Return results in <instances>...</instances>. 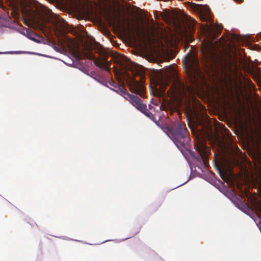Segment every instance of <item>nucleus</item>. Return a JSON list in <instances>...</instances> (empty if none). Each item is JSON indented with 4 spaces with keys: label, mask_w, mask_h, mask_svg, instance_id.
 Segmentation results:
<instances>
[{
    "label": "nucleus",
    "mask_w": 261,
    "mask_h": 261,
    "mask_svg": "<svg viewBox=\"0 0 261 261\" xmlns=\"http://www.w3.org/2000/svg\"><path fill=\"white\" fill-rule=\"evenodd\" d=\"M166 81L165 82V85L167 86L170 82V77H169V76L168 75H167V77H166Z\"/></svg>",
    "instance_id": "15"
},
{
    "label": "nucleus",
    "mask_w": 261,
    "mask_h": 261,
    "mask_svg": "<svg viewBox=\"0 0 261 261\" xmlns=\"http://www.w3.org/2000/svg\"><path fill=\"white\" fill-rule=\"evenodd\" d=\"M201 52L206 66L214 74L223 72L226 62V53L220 41L207 40L201 43Z\"/></svg>",
    "instance_id": "1"
},
{
    "label": "nucleus",
    "mask_w": 261,
    "mask_h": 261,
    "mask_svg": "<svg viewBox=\"0 0 261 261\" xmlns=\"http://www.w3.org/2000/svg\"><path fill=\"white\" fill-rule=\"evenodd\" d=\"M17 31L25 35L29 39L37 41L36 37L37 35L32 31L22 28L21 25L18 24L17 23Z\"/></svg>",
    "instance_id": "9"
},
{
    "label": "nucleus",
    "mask_w": 261,
    "mask_h": 261,
    "mask_svg": "<svg viewBox=\"0 0 261 261\" xmlns=\"http://www.w3.org/2000/svg\"><path fill=\"white\" fill-rule=\"evenodd\" d=\"M258 36H260V35H258ZM260 38H261V35H260Z\"/></svg>",
    "instance_id": "20"
},
{
    "label": "nucleus",
    "mask_w": 261,
    "mask_h": 261,
    "mask_svg": "<svg viewBox=\"0 0 261 261\" xmlns=\"http://www.w3.org/2000/svg\"><path fill=\"white\" fill-rule=\"evenodd\" d=\"M84 56L87 59L93 60L94 63L96 66L109 72H110V66L111 64L108 61L107 56H104L99 58H95L93 55L90 52L84 53Z\"/></svg>",
    "instance_id": "6"
},
{
    "label": "nucleus",
    "mask_w": 261,
    "mask_h": 261,
    "mask_svg": "<svg viewBox=\"0 0 261 261\" xmlns=\"http://www.w3.org/2000/svg\"><path fill=\"white\" fill-rule=\"evenodd\" d=\"M172 140L178 148H186L190 141L185 123H177L172 126Z\"/></svg>",
    "instance_id": "2"
},
{
    "label": "nucleus",
    "mask_w": 261,
    "mask_h": 261,
    "mask_svg": "<svg viewBox=\"0 0 261 261\" xmlns=\"http://www.w3.org/2000/svg\"><path fill=\"white\" fill-rule=\"evenodd\" d=\"M8 53H9V54H16V51H12V52H8Z\"/></svg>",
    "instance_id": "19"
},
{
    "label": "nucleus",
    "mask_w": 261,
    "mask_h": 261,
    "mask_svg": "<svg viewBox=\"0 0 261 261\" xmlns=\"http://www.w3.org/2000/svg\"><path fill=\"white\" fill-rule=\"evenodd\" d=\"M236 2L241 4L242 2V0H234Z\"/></svg>",
    "instance_id": "18"
},
{
    "label": "nucleus",
    "mask_w": 261,
    "mask_h": 261,
    "mask_svg": "<svg viewBox=\"0 0 261 261\" xmlns=\"http://www.w3.org/2000/svg\"><path fill=\"white\" fill-rule=\"evenodd\" d=\"M188 62L190 69H191L192 68H194V67H196L198 63L197 59L195 57L188 58Z\"/></svg>",
    "instance_id": "12"
},
{
    "label": "nucleus",
    "mask_w": 261,
    "mask_h": 261,
    "mask_svg": "<svg viewBox=\"0 0 261 261\" xmlns=\"http://www.w3.org/2000/svg\"><path fill=\"white\" fill-rule=\"evenodd\" d=\"M196 150L199 152L205 167L208 165V161L206 158L210 154L207 146L202 142H201L196 147Z\"/></svg>",
    "instance_id": "8"
},
{
    "label": "nucleus",
    "mask_w": 261,
    "mask_h": 261,
    "mask_svg": "<svg viewBox=\"0 0 261 261\" xmlns=\"http://www.w3.org/2000/svg\"><path fill=\"white\" fill-rule=\"evenodd\" d=\"M124 97L129 101L133 106L143 113L145 116L152 120L154 118L153 115L148 110L146 105L143 103L142 100L139 97L134 95L130 94L127 92H124Z\"/></svg>",
    "instance_id": "4"
},
{
    "label": "nucleus",
    "mask_w": 261,
    "mask_h": 261,
    "mask_svg": "<svg viewBox=\"0 0 261 261\" xmlns=\"http://www.w3.org/2000/svg\"><path fill=\"white\" fill-rule=\"evenodd\" d=\"M162 129L171 139H172V126L171 127L164 126Z\"/></svg>",
    "instance_id": "13"
},
{
    "label": "nucleus",
    "mask_w": 261,
    "mask_h": 261,
    "mask_svg": "<svg viewBox=\"0 0 261 261\" xmlns=\"http://www.w3.org/2000/svg\"><path fill=\"white\" fill-rule=\"evenodd\" d=\"M0 8H3L4 9V6L3 5V3L2 0H0Z\"/></svg>",
    "instance_id": "17"
},
{
    "label": "nucleus",
    "mask_w": 261,
    "mask_h": 261,
    "mask_svg": "<svg viewBox=\"0 0 261 261\" xmlns=\"http://www.w3.org/2000/svg\"><path fill=\"white\" fill-rule=\"evenodd\" d=\"M171 89L174 95L180 97H186L187 92H190L192 90V87L189 86H186L175 75H174V80Z\"/></svg>",
    "instance_id": "5"
},
{
    "label": "nucleus",
    "mask_w": 261,
    "mask_h": 261,
    "mask_svg": "<svg viewBox=\"0 0 261 261\" xmlns=\"http://www.w3.org/2000/svg\"><path fill=\"white\" fill-rule=\"evenodd\" d=\"M21 11L24 21H27L29 23L33 24L39 22L36 18V12L35 11L32 10L30 7H21Z\"/></svg>",
    "instance_id": "7"
},
{
    "label": "nucleus",
    "mask_w": 261,
    "mask_h": 261,
    "mask_svg": "<svg viewBox=\"0 0 261 261\" xmlns=\"http://www.w3.org/2000/svg\"><path fill=\"white\" fill-rule=\"evenodd\" d=\"M19 14V0H17V18H18Z\"/></svg>",
    "instance_id": "16"
},
{
    "label": "nucleus",
    "mask_w": 261,
    "mask_h": 261,
    "mask_svg": "<svg viewBox=\"0 0 261 261\" xmlns=\"http://www.w3.org/2000/svg\"><path fill=\"white\" fill-rule=\"evenodd\" d=\"M126 82L128 85L130 91L141 97L144 96L145 87L144 85L145 78L142 73H133V76L126 75Z\"/></svg>",
    "instance_id": "3"
},
{
    "label": "nucleus",
    "mask_w": 261,
    "mask_h": 261,
    "mask_svg": "<svg viewBox=\"0 0 261 261\" xmlns=\"http://www.w3.org/2000/svg\"><path fill=\"white\" fill-rule=\"evenodd\" d=\"M252 219L254 220V222L256 224V225L259 224L261 225V217L258 215H255L252 217Z\"/></svg>",
    "instance_id": "14"
},
{
    "label": "nucleus",
    "mask_w": 261,
    "mask_h": 261,
    "mask_svg": "<svg viewBox=\"0 0 261 261\" xmlns=\"http://www.w3.org/2000/svg\"><path fill=\"white\" fill-rule=\"evenodd\" d=\"M127 28L129 32L132 33L133 34H137L138 36H140V31H139V27L138 25L135 26V25L130 24L129 22H128L127 24Z\"/></svg>",
    "instance_id": "11"
},
{
    "label": "nucleus",
    "mask_w": 261,
    "mask_h": 261,
    "mask_svg": "<svg viewBox=\"0 0 261 261\" xmlns=\"http://www.w3.org/2000/svg\"><path fill=\"white\" fill-rule=\"evenodd\" d=\"M8 6L10 7V15L14 22L16 20V0H6Z\"/></svg>",
    "instance_id": "10"
}]
</instances>
